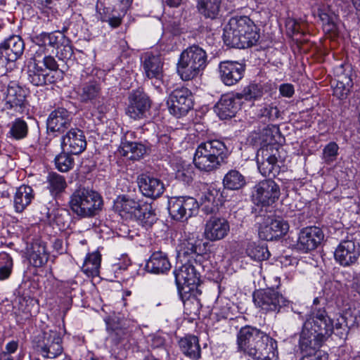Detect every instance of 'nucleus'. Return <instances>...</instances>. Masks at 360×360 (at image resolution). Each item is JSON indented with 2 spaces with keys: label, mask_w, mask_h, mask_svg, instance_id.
<instances>
[{
  "label": "nucleus",
  "mask_w": 360,
  "mask_h": 360,
  "mask_svg": "<svg viewBox=\"0 0 360 360\" xmlns=\"http://www.w3.org/2000/svg\"><path fill=\"white\" fill-rule=\"evenodd\" d=\"M297 248L304 252L315 249V227L307 226L302 229L299 234Z\"/></svg>",
  "instance_id": "nucleus-36"
},
{
  "label": "nucleus",
  "mask_w": 360,
  "mask_h": 360,
  "mask_svg": "<svg viewBox=\"0 0 360 360\" xmlns=\"http://www.w3.org/2000/svg\"><path fill=\"white\" fill-rule=\"evenodd\" d=\"M18 348V342L15 340L10 341L5 347V350L1 352L0 354H6L8 356L15 353Z\"/></svg>",
  "instance_id": "nucleus-57"
},
{
  "label": "nucleus",
  "mask_w": 360,
  "mask_h": 360,
  "mask_svg": "<svg viewBox=\"0 0 360 360\" xmlns=\"http://www.w3.org/2000/svg\"><path fill=\"white\" fill-rule=\"evenodd\" d=\"M100 85L95 81H90L79 85L77 89V94L82 102L88 101L97 98L101 94Z\"/></svg>",
  "instance_id": "nucleus-35"
},
{
  "label": "nucleus",
  "mask_w": 360,
  "mask_h": 360,
  "mask_svg": "<svg viewBox=\"0 0 360 360\" xmlns=\"http://www.w3.org/2000/svg\"><path fill=\"white\" fill-rule=\"evenodd\" d=\"M101 262V255L98 252L88 254L84 259L82 270L88 276H97L99 274Z\"/></svg>",
  "instance_id": "nucleus-38"
},
{
  "label": "nucleus",
  "mask_w": 360,
  "mask_h": 360,
  "mask_svg": "<svg viewBox=\"0 0 360 360\" xmlns=\"http://www.w3.org/2000/svg\"><path fill=\"white\" fill-rule=\"evenodd\" d=\"M352 86V81L349 76L339 75L333 88V95L339 99H344L347 96Z\"/></svg>",
  "instance_id": "nucleus-43"
},
{
  "label": "nucleus",
  "mask_w": 360,
  "mask_h": 360,
  "mask_svg": "<svg viewBox=\"0 0 360 360\" xmlns=\"http://www.w3.org/2000/svg\"><path fill=\"white\" fill-rule=\"evenodd\" d=\"M27 95L26 89L14 82H11L8 86L5 97L6 108L22 112L27 104Z\"/></svg>",
  "instance_id": "nucleus-17"
},
{
  "label": "nucleus",
  "mask_w": 360,
  "mask_h": 360,
  "mask_svg": "<svg viewBox=\"0 0 360 360\" xmlns=\"http://www.w3.org/2000/svg\"><path fill=\"white\" fill-rule=\"evenodd\" d=\"M25 44L18 35H12L0 44V58L7 62L17 60L23 53Z\"/></svg>",
  "instance_id": "nucleus-19"
},
{
  "label": "nucleus",
  "mask_w": 360,
  "mask_h": 360,
  "mask_svg": "<svg viewBox=\"0 0 360 360\" xmlns=\"http://www.w3.org/2000/svg\"><path fill=\"white\" fill-rule=\"evenodd\" d=\"M229 231L230 225L225 218L211 217L205 223L203 234L206 240L215 242L226 238Z\"/></svg>",
  "instance_id": "nucleus-15"
},
{
  "label": "nucleus",
  "mask_w": 360,
  "mask_h": 360,
  "mask_svg": "<svg viewBox=\"0 0 360 360\" xmlns=\"http://www.w3.org/2000/svg\"><path fill=\"white\" fill-rule=\"evenodd\" d=\"M359 255L360 245L353 240L342 241L334 252L336 261L345 266L355 263Z\"/></svg>",
  "instance_id": "nucleus-14"
},
{
  "label": "nucleus",
  "mask_w": 360,
  "mask_h": 360,
  "mask_svg": "<svg viewBox=\"0 0 360 360\" xmlns=\"http://www.w3.org/2000/svg\"><path fill=\"white\" fill-rule=\"evenodd\" d=\"M164 342V339L159 336L155 337L153 339V345L156 347L163 345Z\"/></svg>",
  "instance_id": "nucleus-61"
},
{
  "label": "nucleus",
  "mask_w": 360,
  "mask_h": 360,
  "mask_svg": "<svg viewBox=\"0 0 360 360\" xmlns=\"http://www.w3.org/2000/svg\"><path fill=\"white\" fill-rule=\"evenodd\" d=\"M236 94L234 95H224L215 106L216 112L221 120L231 118L235 115L238 105L236 102Z\"/></svg>",
  "instance_id": "nucleus-30"
},
{
  "label": "nucleus",
  "mask_w": 360,
  "mask_h": 360,
  "mask_svg": "<svg viewBox=\"0 0 360 360\" xmlns=\"http://www.w3.org/2000/svg\"><path fill=\"white\" fill-rule=\"evenodd\" d=\"M174 274L176 283L179 290L184 285H197L200 283V273L196 266L190 262L176 268Z\"/></svg>",
  "instance_id": "nucleus-20"
},
{
  "label": "nucleus",
  "mask_w": 360,
  "mask_h": 360,
  "mask_svg": "<svg viewBox=\"0 0 360 360\" xmlns=\"http://www.w3.org/2000/svg\"><path fill=\"white\" fill-rule=\"evenodd\" d=\"M63 150L74 155L82 153L86 148V141L84 132L77 128H70L61 138Z\"/></svg>",
  "instance_id": "nucleus-16"
},
{
  "label": "nucleus",
  "mask_w": 360,
  "mask_h": 360,
  "mask_svg": "<svg viewBox=\"0 0 360 360\" xmlns=\"http://www.w3.org/2000/svg\"><path fill=\"white\" fill-rule=\"evenodd\" d=\"M97 109H98V111L101 114H105L107 112L109 111L110 108H109V105H107L105 103H103V104L98 105Z\"/></svg>",
  "instance_id": "nucleus-63"
},
{
  "label": "nucleus",
  "mask_w": 360,
  "mask_h": 360,
  "mask_svg": "<svg viewBox=\"0 0 360 360\" xmlns=\"http://www.w3.org/2000/svg\"><path fill=\"white\" fill-rule=\"evenodd\" d=\"M55 165L56 169L61 172H67L72 169L75 165L74 158L71 153L66 150L60 153L55 158Z\"/></svg>",
  "instance_id": "nucleus-45"
},
{
  "label": "nucleus",
  "mask_w": 360,
  "mask_h": 360,
  "mask_svg": "<svg viewBox=\"0 0 360 360\" xmlns=\"http://www.w3.org/2000/svg\"><path fill=\"white\" fill-rule=\"evenodd\" d=\"M209 63L207 52L196 44L184 49L176 63V72L183 81H191L200 75Z\"/></svg>",
  "instance_id": "nucleus-4"
},
{
  "label": "nucleus",
  "mask_w": 360,
  "mask_h": 360,
  "mask_svg": "<svg viewBox=\"0 0 360 360\" xmlns=\"http://www.w3.org/2000/svg\"><path fill=\"white\" fill-rule=\"evenodd\" d=\"M101 20L102 22H108L111 27L116 28L122 24V19L120 16H112L111 18H109L108 19L102 17L101 18Z\"/></svg>",
  "instance_id": "nucleus-59"
},
{
  "label": "nucleus",
  "mask_w": 360,
  "mask_h": 360,
  "mask_svg": "<svg viewBox=\"0 0 360 360\" xmlns=\"http://www.w3.org/2000/svg\"><path fill=\"white\" fill-rule=\"evenodd\" d=\"M103 205L101 195L89 188L80 186L70 197V210L81 218H90L97 215Z\"/></svg>",
  "instance_id": "nucleus-5"
},
{
  "label": "nucleus",
  "mask_w": 360,
  "mask_h": 360,
  "mask_svg": "<svg viewBox=\"0 0 360 360\" xmlns=\"http://www.w3.org/2000/svg\"><path fill=\"white\" fill-rule=\"evenodd\" d=\"M62 337L59 332L49 330L37 335L33 340L34 350L44 358L54 359L62 354Z\"/></svg>",
  "instance_id": "nucleus-6"
},
{
  "label": "nucleus",
  "mask_w": 360,
  "mask_h": 360,
  "mask_svg": "<svg viewBox=\"0 0 360 360\" xmlns=\"http://www.w3.org/2000/svg\"><path fill=\"white\" fill-rule=\"evenodd\" d=\"M134 132L127 131L121 143L120 153L129 160H139L146 153V146L138 142H133L130 139L134 137Z\"/></svg>",
  "instance_id": "nucleus-25"
},
{
  "label": "nucleus",
  "mask_w": 360,
  "mask_h": 360,
  "mask_svg": "<svg viewBox=\"0 0 360 360\" xmlns=\"http://www.w3.org/2000/svg\"><path fill=\"white\" fill-rule=\"evenodd\" d=\"M167 103L171 114L176 117L185 115L193 108L191 91L184 87L174 90Z\"/></svg>",
  "instance_id": "nucleus-13"
},
{
  "label": "nucleus",
  "mask_w": 360,
  "mask_h": 360,
  "mask_svg": "<svg viewBox=\"0 0 360 360\" xmlns=\"http://www.w3.org/2000/svg\"><path fill=\"white\" fill-rule=\"evenodd\" d=\"M44 65L49 70H56L58 69V64L55 58L51 56H47L44 58Z\"/></svg>",
  "instance_id": "nucleus-58"
},
{
  "label": "nucleus",
  "mask_w": 360,
  "mask_h": 360,
  "mask_svg": "<svg viewBox=\"0 0 360 360\" xmlns=\"http://www.w3.org/2000/svg\"><path fill=\"white\" fill-rule=\"evenodd\" d=\"M246 254L252 259L257 261L268 259L270 256L267 247L260 245L255 242H249L248 243Z\"/></svg>",
  "instance_id": "nucleus-44"
},
{
  "label": "nucleus",
  "mask_w": 360,
  "mask_h": 360,
  "mask_svg": "<svg viewBox=\"0 0 360 360\" xmlns=\"http://www.w3.org/2000/svg\"><path fill=\"white\" fill-rule=\"evenodd\" d=\"M262 117H267L270 120H275L279 117L280 111L276 106L269 105L260 110Z\"/></svg>",
  "instance_id": "nucleus-53"
},
{
  "label": "nucleus",
  "mask_w": 360,
  "mask_h": 360,
  "mask_svg": "<svg viewBox=\"0 0 360 360\" xmlns=\"http://www.w3.org/2000/svg\"><path fill=\"white\" fill-rule=\"evenodd\" d=\"M266 87V85L259 83H250L240 92L236 93V97L238 100L244 99L249 102L258 101L263 96Z\"/></svg>",
  "instance_id": "nucleus-33"
},
{
  "label": "nucleus",
  "mask_w": 360,
  "mask_h": 360,
  "mask_svg": "<svg viewBox=\"0 0 360 360\" xmlns=\"http://www.w3.org/2000/svg\"><path fill=\"white\" fill-rule=\"evenodd\" d=\"M141 203L128 195H120L114 201V209L120 216L132 219Z\"/></svg>",
  "instance_id": "nucleus-26"
},
{
  "label": "nucleus",
  "mask_w": 360,
  "mask_h": 360,
  "mask_svg": "<svg viewBox=\"0 0 360 360\" xmlns=\"http://www.w3.org/2000/svg\"><path fill=\"white\" fill-rule=\"evenodd\" d=\"M71 124V113L63 108L53 110L47 119V127L51 131L63 133L70 129Z\"/></svg>",
  "instance_id": "nucleus-22"
},
{
  "label": "nucleus",
  "mask_w": 360,
  "mask_h": 360,
  "mask_svg": "<svg viewBox=\"0 0 360 360\" xmlns=\"http://www.w3.org/2000/svg\"><path fill=\"white\" fill-rule=\"evenodd\" d=\"M338 145L335 142L328 143L323 150V159L326 162H333L338 155Z\"/></svg>",
  "instance_id": "nucleus-49"
},
{
  "label": "nucleus",
  "mask_w": 360,
  "mask_h": 360,
  "mask_svg": "<svg viewBox=\"0 0 360 360\" xmlns=\"http://www.w3.org/2000/svg\"><path fill=\"white\" fill-rule=\"evenodd\" d=\"M199 240L192 236L188 239L184 240L179 246V254H182L184 256L196 254L199 246Z\"/></svg>",
  "instance_id": "nucleus-48"
},
{
  "label": "nucleus",
  "mask_w": 360,
  "mask_h": 360,
  "mask_svg": "<svg viewBox=\"0 0 360 360\" xmlns=\"http://www.w3.org/2000/svg\"><path fill=\"white\" fill-rule=\"evenodd\" d=\"M27 79L30 83L37 86L51 84L56 82L54 74L43 68L36 60L28 65Z\"/></svg>",
  "instance_id": "nucleus-24"
},
{
  "label": "nucleus",
  "mask_w": 360,
  "mask_h": 360,
  "mask_svg": "<svg viewBox=\"0 0 360 360\" xmlns=\"http://www.w3.org/2000/svg\"><path fill=\"white\" fill-rule=\"evenodd\" d=\"M319 18L323 22V28L325 32L337 34L338 27L333 19H330L326 13H319Z\"/></svg>",
  "instance_id": "nucleus-51"
},
{
  "label": "nucleus",
  "mask_w": 360,
  "mask_h": 360,
  "mask_svg": "<svg viewBox=\"0 0 360 360\" xmlns=\"http://www.w3.org/2000/svg\"><path fill=\"white\" fill-rule=\"evenodd\" d=\"M146 77L150 79H160L163 76V63L158 56L148 55L142 64Z\"/></svg>",
  "instance_id": "nucleus-29"
},
{
  "label": "nucleus",
  "mask_w": 360,
  "mask_h": 360,
  "mask_svg": "<svg viewBox=\"0 0 360 360\" xmlns=\"http://www.w3.org/2000/svg\"><path fill=\"white\" fill-rule=\"evenodd\" d=\"M289 230L288 223L280 217H268L258 230L260 239L272 241L283 237Z\"/></svg>",
  "instance_id": "nucleus-11"
},
{
  "label": "nucleus",
  "mask_w": 360,
  "mask_h": 360,
  "mask_svg": "<svg viewBox=\"0 0 360 360\" xmlns=\"http://www.w3.org/2000/svg\"><path fill=\"white\" fill-rule=\"evenodd\" d=\"M60 35H63L60 32H51L48 33V39H49V46L54 47L57 45L58 46V44L62 41L60 39Z\"/></svg>",
  "instance_id": "nucleus-56"
},
{
  "label": "nucleus",
  "mask_w": 360,
  "mask_h": 360,
  "mask_svg": "<svg viewBox=\"0 0 360 360\" xmlns=\"http://www.w3.org/2000/svg\"><path fill=\"white\" fill-rule=\"evenodd\" d=\"M146 267L151 273L164 274L170 269L171 264L167 254L158 250L151 255Z\"/></svg>",
  "instance_id": "nucleus-27"
},
{
  "label": "nucleus",
  "mask_w": 360,
  "mask_h": 360,
  "mask_svg": "<svg viewBox=\"0 0 360 360\" xmlns=\"http://www.w3.org/2000/svg\"><path fill=\"white\" fill-rule=\"evenodd\" d=\"M27 259L35 268L44 267L48 262L50 253L45 242L34 240L27 249Z\"/></svg>",
  "instance_id": "nucleus-21"
},
{
  "label": "nucleus",
  "mask_w": 360,
  "mask_h": 360,
  "mask_svg": "<svg viewBox=\"0 0 360 360\" xmlns=\"http://www.w3.org/2000/svg\"><path fill=\"white\" fill-rule=\"evenodd\" d=\"M149 97L143 91H132L128 97V105L125 113L131 119L141 120L146 117V113L150 108Z\"/></svg>",
  "instance_id": "nucleus-12"
},
{
  "label": "nucleus",
  "mask_w": 360,
  "mask_h": 360,
  "mask_svg": "<svg viewBox=\"0 0 360 360\" xmlns=\"http://www.w3.org/2000/svg\"><path fill=\"white\" fill-rule=\"evenodd\" d=\"M219 72L222 82L226 86H232L243 77L245 65L236 61H222L219 65Z\"/></svg>",
  "instance_id": "nucleus-18"
},
{
  "label": "nucleus",
  "mask_w": 360,
  "mask_h": 360,
  "mask_svg": "<svg viewBox=\"0 0 360 360\" xmlns=\"http://www.w3.org/2000/svg\"><path fill=\"white\" fill-rule=\"evenodd\" d=\"M278 156V148L274 145L268 144L258 150L256 157L257 164L262 176L274 177L279 173Z\"/></svg>",
  "instance_id": "nucleus-7"
},
{
  "label": "nucleus",
  "mask_w": 360,
  "mask_h": 360,
  "mask_svg": "<svg viewBox=\"0 0 360 360\" xmlns=\"http://www.w3.org/2000/svg\"><path fill=\"white\" fill-rule=\"evenodd\" d=\"M33 41L39 46L43 48L49 46L48 33L43 32L35 36L33 39Z\"/></svg>",
  "instance_id": "nucleus-55"
},
{
  "label": "nucleus",
  "mask_w": 360,
  "mask_h": 360,
  "mask_svg": "<svg viewBox=\"0 0 360 360\" xmlns=\"http://www.w3.org/2000/svg\"><path fill=\"white\" fill-rule=\"evenodd\" d=\"M133 218L146 228L150 227L156 221V215L150 205H141Z\"/></svg>",
  "instance_id": "nucleus-40"
},
{
  "label": "nucleus",
  "mask_w": 360,
  "mask_h": 360,
  "mask_svg": "<svg viewBox=\"0 0 360 360\" xmlns=\"http://www.w3.org/2000/svg\"><path fill=\"white\" fill-rule=\"evenodd\" d=\"M137 183L142 194L148 198H159L165 189L160 179L145 174L138 177Z\"/></svg>",
  "instance_id": "nucleus-23"
},
{
  "label": "nucleus",
  "mask_w": 360,
  "mask_h": 360,
  "mask_svg": "<svg viewBox=\"0 0 360 360\" xmlns=\"http://www.w3.org/2000/svg\"><path fill=\"white\" fill-rule=\"evenodd\" d=\"M48 188L53 195L64 192L68 186L65 178L56 173H50L47 177Z\"/></svg>",
  "instance_id": "nucleus-42"
},
{
  "label": "nucleus",
  "mask_w": 360,
  "mask_h": 360,
  "mask_svg": "<svg viewBox=\"0 0 360 360\" xmlns=\"http://www.w3.org/2000/svg\"><path fill=\"white\" fill-rule=\"evenodd\" d=\"M181 352L187 357L193 360H198L201 358V348L199 339L193 335H188L179 342Z\"/></svg>",
  "instance_id": "nucleus-28"
},
{
  "label": "nucleus",
  "mask_w": 360,
  "mask_h": 360,
  "mask_svg": "<svg viewBox=\"0 0 360 360\" xmlns=\"http://www.w3.org/2000/svg\"><path fill=\"white\" fill-rule=\"evenodd\" d=\"M313 321L308 319L304 324L300 338V347L304 354L315 355L313 341L315 340V329L312 326Z\"/></svg>",
  "instance_id": "nucleus-31"
},
{
  "label": "nucleus",
  "mask_w": 360,
  "mask_h": 360,
  "mask_svg": "<svg viewBox=\"0 0 360 360\" xmlns=\"http://www.w3.org/2000/svg\"><path fill=\"white\" fill-rule=\"evenodd\" d=\"M237 350L254 360H277V342L255 327L245 326L237 333Z\"/></svg>",
  "instance_id": "nucleus-1"
},
{
  "label": "nucleus",
  "mask_w": 360,
  "mask_h": 360,
  "mask_svg": "<svg viewBox=\"0 0 360 360\" xmlns=\"http://www.w3.org/2000/svg\"><path fill=\"white\" fill-rule=\"evenodd\" d=\"M9 130L6 134L7 137L20 141L27 137L28 134V125L27 122L21 119L16 118L8 124Z\"/></svg>",
  "instance_id": "nucleus-39"
},
{
  "label": "nucleus",
  "mask_w": 360,
  "mask_h": 360,
  "mask_svg": "<svg viewBox=\"0 0 360 360\" xmlns=\"http://www.w3.org/2000/svg\"><path fill=\"white\" fill-rule=\"evenodd\" d=\"M225 44L231 47L246 49L255 45L259 38V29L246 15H237L229 19L224 28Z\"/></svg>",
  "instance_id": "nucleus-2"
},
{
  "label": "nucleus",
  "mask_w": 360,
  "mask_h": 360,
  "mask_svg": "<svg viewBox=\"0 0 360 360\" xmlns=\"http://www.w3.org/2000/svg\"><path fill=\"white\" fill-rule=\"evenodd\" d=\"M334 330L333 321L322 314L316 316V344L327 340Z\"/></svg>",
  "instance_id": "nucleus-34"
},
{
  "label": "nucleus",
  "mask_w": 360,
  "mask_h": 360,
  "mask_svg": "<svg viewBox=\"0 0 360 360\" xmlns=\"http://www.w3.org/2000/svg\"><path fill=\"white\" fill-rule=\"evenodd\" d=\"M280 195L279 186L269 179L259 181L254 186L252 198L257 205L269 206L278 200Z\"/></svg>",
  "instance_id": "nucleus-9"
},
{
  "label": "nucleus",
  "mask_w": 360,
  "mask_h": 360,
  "mask_svg": "<svg viewBox=\"0 0 360 360\" xmlns=\"http://www.w3.org/2000/svg\"><path fill=\"white\" fill-rule=\"evenodd\" d=\"M182 0H165V3L169 7H178L181 4Z\"/></svg>",
  "instance_id": "nucleus-62"
},
{
  "label": "nucleus",
  "mask_w": 360,
  "mask_h": 360,
  "mask_svg": "<svg viewBox=\"0 0 360 360\" xmlns=\"http://www.w3.org/2000/svg\"><path fill=\"white\" fill-rule=\"evenodd\" d=\"M228 157L225 144L217 139L201 143L195 150L193 163L200 171L210 172L219 169Z\"/></svg>",
  "instance_id": "nucleus-3"
},
{
  "label": "nucleus",
  "mask_w": 360,
  "mask_h": 360,
  "mask_svg": "<svg viewBox=\"0 0 360 360\" xmlns=\"http://www.w3.org/2000/svg\"><path fill=\"white\" fill-rule=\"evenodd\" d=\"M221 0H198L199 13L206 18L215 19L219 14Z\"/></svg>",
  "instance_id": "nucleus-37"
},
{
  "label": "nucleus",
  "mask_w": 360,
  "mask_h": 360,
  "mask_svg": "<svg viewBox=\"0 0 360 360\" xmlns=\"http://www.w3.org/2000/svg\"><path fill=\"white\" fill-rule=\"evenodd\" d=\"M279 92L283 97L291 98L295 93V89L293 85L291 84H282L279 86Z\"/></svg>",
  "instance_id": "nucleus-54"
},
{
  "label": "nucleus",
  "mask_w": 360,
  "mask_h": 360,
  "mask_svg": "<svg viewBox=\"0 0 360 360\" xmlns=\"http://www.w3.org/2000/svg\"><path fill=\"white\" fill-rule=\"evenodd\" d=\"M57 2L58 0H38L37 4L41 11L49 15L57 12Z\"/></svg>",
  "instance_id": "nucleus-52"
},
{
  "label": "nucleus",
  "mask_w": 360,
  "mask_h": 360,
  "mask_svg": "<svg viewBox=\"0 0 360 360\" xmlns=\"http://www.w3.org/2000/svg\"><path fill=\"white\" fill-rule=\"evenodd\" d=\"M62 41L57 46V57L59 60L67 61L73 56V48L69 39H66L63 35H60Z\"/></svg>",
  "instance_id": "nucleus-47"
},
{
  "label": "nucleus",
  "mask_w": 360,
  "mask_h": 360,
  "mask_svg": "<svg viewBox=\"0 0 360 360\" xmlns=\"http://www.w3.org/2000/svg\"><path fill=\"white\" fill-rule=\"evenodd\" d=\"M328 355L326 352L321 350H316V360H328Z\"/></svg>",
  "instance_id": "nucleus-60"
},
{
  "label": "nucleus",
  "mask_w": 360,
  "mask_h": 360,
  "mask_svg": "<svg viewBox=\"0 0 360 360\" xmlns=\"http://www.w3.org/2000/svg\"><path fill=\"white\" fill-rule=\"evenodd\" d=\"M34 193L30 186L22 185L16 189L13 198L14 207L17 212H22L32 201Z\"/></svg>",
  "instance_id": "nucleus-32"
},
{
  "label": "nucleus",
  "mask_w": 360,
  "mask_h": 360,
  "mask_svg": "<svg viewBox=\"0 0 360 360\" xmlns=\"http://www.w3.org/2000/svg\"><path fill=\"white\" fill-rule=\"evenodd\" d=\"M253 302L257 307L266 313L278 311L281 307L287 304L288 300L278 291L268 288L255 292Z\"/></svg>",
  "instance_id": "nucleus-10"
},
{
  "label": "nucleus",
  "mask_w": 360,
  "mask_h": 360,
  "mask_svg": "<svg viewBox=\"0 0 360 360\" xmlns=\"http://www.w3.org/2000/svg\"><path fill=\"white\" fill-rule=\"evenodd\" d=\"M353 321H349L347 317V313L344 315L340 316L334 324V328L337 330H341L338 334L341 336H345L348 333V328L353 325Z\"/></svg>",
  "instance_id": "nucleus-50"
},
{
  "label": "nucleus",
  "mask_w": 360,
  "mask_h": 360,
  "mask_svg": "<svg viewBox=\"0 0 360 360\" xmlns=\"http://www.w3.org/2000/svg\"><path fill=\"white\" fill-rule=\"evenodd\" d=\"M245 177L236 169L230 170L223 179L224 186L229 190H238L245 185Z\"/></svg>",
  "instance_id": "nucleus-41"
},
{
  "label": "nucleus",
  "mask_w": 360,
  "mask_h": 360,
  "mask_svg": "<svg viewBox=\"0 0 360 360\" xmlns=\"http://www.w3.org/2000/svg\"><path fill=\"white\" fill-rule=\"evenodd\" d=\"M13 261L6 252L0 253V281L8 279L12 274Z\"/></svg>",
  "instance_id": "nucleus-46"
},
{
  "label": "nucleus",
  "mask_w": 360,
  "mask_h": 360,
  "mask_svg": "<svg viewBox=\"0 0 360 360\" xmlns=\"http://www.w3.org/2000/svg\"><path fill=\"white\" fill-rule=\"evenodd\" d=\"M324 240V234L322 230L316 228V245Z\"/></svg>",
  "instance_id": "nucleus-64"
},
{
  "label": "nucleus",
  "mask_w": 360,
  "mask_h": 360,
  "mask_svg": "<svg viewBox=\"0 0 360 360\" xmlns=\"http://www.w3.org/2000/svg\"><path fill=\"white\" fill-rule=\"evenodd\" d=\"M198 201L192 197H172L168 203V210L171 217L180 221H184L198 212Z\"/></svg>",
  "instance_id": "nucleus-8"
}]
</instances>
